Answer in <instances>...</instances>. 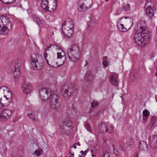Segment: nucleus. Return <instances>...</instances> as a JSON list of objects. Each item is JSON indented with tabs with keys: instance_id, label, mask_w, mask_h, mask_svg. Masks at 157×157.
Masks as SVG:
<instances>
[{
	"instance_id": "11",
	"label": "nucleus",
	"mask_w": 157,
	"mask_h": 157,
	"mask_svg": "<svg viewBox=\"0 0 157 157\" xmlns=\"http://www.w3.org/2000/svg\"><path fill=\"white\" fill-rule=\"evenodd\" d=\"M1 118L2 119V121H6L8 120L11 117L12 112L9 109H5L1 111Z\"/></svg>"
},
{
	"instance_id": "47",
	"label": "nucleus",
	"mask_w": 157,
	"mask_h": 157,
	"mask_svg": "<svg viewBox=\"0 0 157 157\" xmlns=\"http://www.w3.org/2000/svg\"><path fill=\"white\" fill-rule=\"evenodd\" d=\"M75 144H76V145H78L79 146H80V144L79 143H76Z\"/></svg>"
},
{
	"instance_id": "5",
	"label": "nucleus",
	"mask_w": 157,
	"mask_h": 157,
	"mask_svg": "<svg viewBox=\"0 0 157 157\" xmlns=\"http://www.w3.org/2000/svg\"><path fill=\"white\" fill-rule=\"evenodd\" d=\"M49 104L51 108L53 109H57L60 106L59 96L56 92H54L49 98Z\"/></svg>"
},
{
	"instance_id": "35",
	"label": "nucleus",
	"mask_w": 157,
	"mask_h": 157,
	"mask_svg": "<svg viewBox=\"0 0 157 157\" xmlns=\"http://www.w3.org/2000/svg\"><path fill=\"white\" fill-rule=\"evenodd\" d=\"M98 104L97 101H93L91 103V106L92 108H94L96 107Z\"/></svg>"
},
{
	"instance_id": "1",
	"label": "nucleus",
	"mask_w": 157,
	"mask_h": 157,
	"mask_svg": "<svg viewBox=\"0 0 157 157\" xmlns=\"http://www.w3.org/2000/svg\"><path fill=\"white\" fill-rule=\"evenodd\" d=\"M151 30L147 29L145 26H141L136 32L134 39L139 46H143L151 39Z\"/></svg>"
},
{
	"instance_id": "56",
	"label": "nucleus",
	"mask_w": 157,
	"mask_h": 157,
	"mask_svg": "<svg viewBox=\"0 0 157 157\" xmlns=\"http://www.w3.org/2000/svg\"><path fill=\"white\" fill-rule=\"evenodd\" d=\"M70 157H74V156H71Z\"/></svg>"
},
{
	"instance_id": "4",
	"label": "nucleus",
	"mask_w": 157,
	"mask_h": 157,
	"mask_svg": "<svg viewBox=\"0 0 157 157\" xmlns=\"http://www.w3.org/2000/svg\"><path fill=\"white\" fill-rule=\"evenodd\" d=\"M71 121L69 119L65 120L60 125L59 130L62 134L68 135L73 131Z\"/></svg>"
},
{
	"instance_id": "33",
	"label": "nucleus",
	"mask_w": 157,
	"mask_h": 157,
	"mask_svg": "<svg viewBox=\"0 0 157 157\" xmlns=\"http://www.w3.org/2000/svg\"><path fill=\"white\" fill-rule=\"evenodd\" d=\"M114 127L113 125L109 124H108V132L109 133H112L114 132Z\"/></svg>"
},
{
	"instance_id": "39",
	"label": "nucleus",
	"mask_w": 157,
	"mask_h": 157,
	"mask_svg": "<svg viewBox=\"0 0 157 157\" xmlns=\"http://www.w3.org/2000/svg\"><path fill=\"white\" fill-rule=\"evenodd\" d=\"M52 44H51L50 45L48 46L45 49V52H47L48 51H49V49L51 48V46Z\"/></svg>"
},
{
	"instance_id": "12",
	"label": "nucleus",
	"mask_w": 157,
	"mask_h": 157,
	"mask_svg": "<svg viewBox=\"0 0 157 157\" xmlns=\"http://www.w3.org/2000/svg\"><path fill=\"white\" fill-rule=\"evenodd\" d=\"M74 23L71 19H66L62 24V29H74Z\"/></svg>"
},
{
	"instance_id": "55",
	"label": "nucleus",
	"mask_w": 157,
	"mask_h": 157,
	"mask_svg": "<svg viewBox=\"0 0 157 157\" xmlns=\"http://www.w3.org/2000/svg\"><path fill=\"white\" fill-rule=\"evenodd\" d=\"M109 0H105V1H106V2H107Z\"/></svg>"
},
{
	"instance_id": "16",
	"label": "nucleus",
	"mask_w": 157,
	"mask_h": 157,
	"mask_svg": "<svg viewBox=\"0 0 157 157\" xmlns=\"http://www.w3.org/2000/svg\"><path fill=\"white\" fill-rule=\"evenodd\" d=\"M16 64L15 65V70L13 73L14 77L15 78L17 79L19 77L20 75V68L19 67L21 65L20 61H17L15 62Z\"/></svg>"
},
{
	"instance_id": "44",
	"label": "nucleus",
	"mask_w": 157,
	"mask_h": 157,
	"mask_svg": "<svg viewBox=\"0 0 157 157\" xmlns=\"http://www.w3.org/2000/svg\"><path fill=\"white\" fill-rule=\"evenodd\" d=\"M86 126L88 128H89V124H86Z\"/></svg>"
},
{
	"instance_id": "27",
	"label": "nucleus",
	"mask_w": 157,
	"mask_h": 157,
	"mask_svg": "<svg viewBox=\"0 0 157 157\" xmlns=\"http://www.w3.org/2000/svg\"><path fill=\"white\" fill-rule=\"evenodd\" d=\"M7 87L3 86L0 87V100H2V97L3 96L5 91L7 90Z\"/></svg>"
},
{
	"instance_id": "38",
	"label": "nucleus",
	"mask_w": 157,
	"mask_h": 157,
	"mask_svg": "<svg viewBox=\"0 0 157 157\" xmlns=\"http://www.w3.org/2000/svg\"><path fill=\"white\" fill-rule=\"evenodd\" d=\"M103 157H109V153L108 152H105L103 154Z\"/></svg>"
},
{
	"instance_id": "41",
	"label": "nucleus",
	"mask_w": 157,
	"mask_h": 157,
	"mask_svg": "<svg viewBox=\"0 0 157 157\" xmlns=\"http://www.w3.org/2000/svg\"><path fill=\"white\" fill-rule=\"evenodd\" d=\"M4 106V105H3V103H2L1 101L0 100V109L2 107Z\"/></svg>"
},
{
	"instance_id": "2",
	"label": "nucleus",
	"mask_w": 157,
	"mask_h": 157,
	"mask_svg": "<svg viewBox=\"0 0 157 157\" xmlns=\"http://www.w3.org/2000/svg\"><path fill=\"white\" fill-rule=\"evenodd\" d=\"M11 28V25L9 18L2 15L0 16V33L3 35H7L9 30Z\"/></svg>"
},
{
	"instance_id": "45",
	"label": "nucleus",
	"mask_w": 157,
	"mask_h": 157,
	"mask_svg": "<svg viewBox=\"0 0 157 157\" xmlns=\"http://www.w3.org/2000/svg\"><path fill=\"white\" fill-rule=\"evenodd\" d=\"M73 147H74L75 149L77 147H76V144H74V145L73 146Z\"/></svg>"
},
{
	"instance_id": "52",
	"label": "nucleus",
	"mask_w": 157,
	"mask_h": 157,
	"mask_svg": "<svg viewBox=\"0 0 157 157\" xmlns=\"http://www.w3.org/2000/svg\"><path fill=\"white\" fill-rule=\"evenodd\" d=\"M79 157H84V156H82V155H79Z\"/></svg>"
},
{
	"instance_id": "10",
	"label": "nucleus",
	"mask_w": 157,
	"mask_h": 157,
	"mask_svg": "<svg viewBox=\"0 0 157 157\" xmlns=\"http://www.w3.org/2000/svg\"><path fill=\"white\" fill-rule=\"evenodd\" d=\"M39 57L31 58V64L32 67L35 70H39L43 66V63L42 60Z\"/></svg>"
},
{
	"instance_id": "51",
	"label": "nucleus",
	"mask_w": 157,
	"mask_h": 157,
	"mask_svg": "<svg viewBox=\"0 0 157 157\" xmlns=\"http://www.w3.org/2000/svg\"><path fill=\"white\" fill-rule=\"evenodd\" d=\"M156 71H157V72L156 73V77H157V67H156Z\"/></svg>"
},
{
	"instance_id": "57",
	"label": "nucleus",
	"mask_w": 157,
	"mask_h": 157,
	"mask_svg": "<svg viewBox=\"0 0 157 157\" xmlns=\"http://www.w3.org/2000/svg\"><path fill=\"white\" fill-rule=\"evenodd\" d=\"M156 37H157V34L156 35Z\"/></svg>"
},
{
	"instance_id": "18",
	"label": "nucleus",
	"mask_w": 157,
	"mask_h": 157,
	"mask_svg": "<svg viewBox=\"0 0 157 157\" xmlns=\"http://www.w3.org/2000/svg\"><path fill=\"white\" fill-rule=\"evenodd\" d=\"M7 90L5 91L4 97L7 101V103H10L12 101V94L10 90L7 87Z\"/></svg>"
},
{
	"instance_id": "20",
	"label": "nucleus",
	"mask_w": 157,
	"mask_h": 157,
	"mask_svg": "<svg viewBox=\"0 0 157 157\" xmlns=\"http://www.w3.org/2000/svg\"><path fill=\"white\" fill-rule=\"evenodd\" d=\"M111 83L113 85L117 86L118 84V76L117 75H113L110 76Z\"/></svg>"
},
{
	"instance_id": "25",
	"label": "nucleus",
	"mask_w": 157,
	"mask_h": 157,
	"mask_svg": "<svg viewBox=\"0 0 157 157\" xmlns=\"http://www.w3.org/2000/svg\"><path fill=\"white\" fill-rule=\"evenodd\" d=\"M144 122L146 121L150 115L149 112L147 109L144 110L143 112Z\"/></svg>"
},
{
	"instance_id": "19",
	"label": "nucleus",
	"mask_w": 157,
	"mask_h": 157,
	"mask_svg": "<svg viewBox=\"0 0 157 157\" xmlns=\"http://www.w3.org/2000/svg\"><path fill=\"white\" fill-rule=\"evenodd\" d=\"M108 124L105 122H102L99 128V132L101 133H104L108 131Z\"/></svg>"
},
{
	"instance_id": "58",
	"label": "nucleus",
	"mask_w": 157,
	"mask_h": 157,
	"mask_svg": "<svg viewBox=\"0 0 157 157\" xmlns=\"http://www.w3.org/2000/svg\"><path fill=\"white\" fill-rule=\"evenodd\" d=\"M66 130H67V128H66Z\"/></svg>"
},
{
	"instance_id": "30",
	"label": "nucleus",
	"mask_w": 157,
	"mask_h": 157,
	"mask_svg": "<svg viewBox=\"0 0 157 157\" xmlns=\"http://www.w3.org/2000/svg\"><path fill=\"white\" fill-rule=\"evenodd\" d=\"M60 52L57 53V58L58 59H61L62 58H64V53L62 50H60Z\"/></svg>"
},
{
	"instance_id": "54",
	"label": "nucleus",
	"mask_w": 157,
	"mask_h": 157,
	"mask_svg": "<svg viewBox=\"0 0 157 157\" xmlns=\"http://www.w3.org/2000/svg\"><path fill=\"white\" fill-rule=\"evenodd\" d=\"M87 62H86V64L85 65H86V64H87Z\"/></svg>"
},
{
	"instance_id": "31",
	"label": "nucleus",
	"mask_w": 157,
	"mask_h": 157,
	"mask_svg": "<svg viewBox=\"0 0 157 157\" xmlns=\"http://www.w3.org/2000/svg\"><path fill=\"white\" fill-rule=\"evenodd\" d=\"M117 26L119 30L121 31L124 32L127 30V29L124 27L123 24H121L120 25H118Z\"/></svg>"
},
{
	"instance_id": "24",
	"label": "nucleus",
	"mask_w": 157,
	"mask_h": 157,
	"mask_svg": "<svg viewBox=\"0 0 157 157\" xmlns=\"http://www.w3.org/2000/svg\"><path fill=\"white\" fill-rule=\"evenodd\" d=\"M139 148L140 150L146 151L147 150V144L144 141H141L139 145Z\"/></svg>"
},
{
	"instance_id": "60",
	"label": "nucleus",
	"mask_w": 157,
	"mask_h": 157,
	"mask_svg": "<svg viewBox=\"0 0 157 157\" xmlns=\"http://www.w3.org/2000/svg\"><path fill=\"white\" fill-rule=\"evenodd\" d=\"M156 102H157V100H156Z\"/></svg>"
},
{
	"instance_id": "21",
	"label": "nucleus",
	"mask_w": 157,
	"mask_h": 157,
	"mask_svg": "<svg viewBox=\"0 0 157 157\" xmlns=\"http://www.w3.org/2000/svg\"><path fill=\"white\" fill-rule=\"evenodd\" d=\"M74 29H62L63 34L67 37L71 38L74 33Z\"/></svg>"
},
{
	"instance_id": "14",
	"label": "nucleus",
	"mask_w": 157,
	"mask_h": 157,
	"mask_svg": "<svg viewBox=\"0 0 157 157\" xmlns=\"http://www.w3.org/2000/svg\"><path fill=\"white\" fill-rule=\"evenodd\" d=\"M149 144L151 149H155L157 148V135H154L150 137Z\"/></svg>"
},
{
	"instance_id": "6",
	"label": "nucleus",
	"mask_w": 157,
	"mask_h": 157,
	"mask_svg": "<svg viewBox=\"0 0 157 157\" xmlns=\"http://www.w3.org/2000/svg\"><path fill=\"white\" fill-rule=\"evenodd\" d=\"M92 0H79L77 7L79 11L83 12L87 10L90 7Z\"/></svg>"
},
{
	"instance_id": "43",
	"label": "nucleus",
	"mask_w": 157,
	"mask_h": 157,
	"mask_svg": "<svg viewBox=\"0 0 157 157\" xmlns=\"http://www.w3.org/2000/svg\"><path fill=\"white\" fill-rule=\"evenodd\" d=\"M86 155V153L85 152H84L83 153H82V156H84V157Z\"/></svg>"
},
{
	"instance_id": "36",
	"label": "nucleus",
	"mask_w": 157,
	"mask_h": 157,
	"mask_svg": "<svg viewBox=\"0 0 157 157\" xmlns=\"http://www.w3.org/2000/svg\"><path fill=\"white\" fill-rule=\"evenodd\" d=\"M114 152L117 156H118V152L117 149L115 147H113Z\"/></svg>"
},
{
	"instance_id": "3",
	"label": "nucleus",
	"mask_w": 157,
	"mask_h": 157,
	"mask_svg": "<svg viewBox=\"0 0 157 157\" xmlns=\"http://www.w3.org/2000/svg\"><path fill=\"white\" fill-rule=\"evenodd\" d=\"M67 53L69 59L74 62L77 61L80 56L79 48L77 46L74 44L68 48Z\"/></svg>"
},
{
	"instance_id": "23",
	"label": "nucleus",
	"mask_w": 157,
	"mask_h": 157,
	"mask_svg": "<svg viewBox=\"0 0 157 157\" xmlns=\"http://www.w3.org/2000/svg\"><path fill=\"white\" fill-rule=\"evenodd\" d=\"M42 3L41 4V7L42 8L47 11L49 9V5L48 3L50 2L48 0H42L41 1Z\"/></svg>"
},
{
	"instance_id": "50",
	"label": "nucleus",
	"mask_w": 157,
	"mask_h": 157,
	"mask_svg": "<svg viewBox=\"0 0 157 157\" xmlns=\"http://www.w3.org/2000/svg\"><path fill=\"white\" fill-rule=\"evenodd\" d=\"M84 152V151H80V153H83Z\"/></svg>"
},
{
	"instance_id": "28",
	"label": "nucleus",
	"mask_w": 157,
	"mask_h": 157,
	"mask_svg": "<svg viewBox=\"0 0 157 157\" xmlns=\"http://www.w3.org/2000/svg\"><path fill=\"white\" fill-rule=\"evenodd\" d=\"M2 2L5 3H12L15 2L17 4V3H19L20 0H0Z\"/></svg>"
},
{
	"instance_id": "49",
	"label": "nucleus",
	"mask_w": 157,
	"mask_h": 157,
	"mask_svg": "<svg viewBox=\"0 0 157 157\" xmlns=\"http://www.w3.org/2000/svg\"><path fill=\"white\" fill-rule=\"evenodd\" d=\"M74 154H71V156H74Z\"/></svg>"
},
{
	"instance_id": "48",
	"label": "nucleus",
	"mask_w": 157,
	"mask_h": 157,
	"mask_svg": "<svg viewBox=\"0 0 157 157\" xmlns=\"http://www.w3.org/2000/svg\"><path fill=\"white\" fill-rule=\"evenodd\" d=\"M1 113L0 114V121H2V119L1 118Z\"/></svg>"
},
{
	"instance_id": "37",
	"label": "nucleus",
	"mask_w": 157,
	"mask_h": 157,
	"mask_svg": "<svg viewBox=\"0 0 157 157\" xmlns=\"http://www.w3.org/2000/svg\"><path fill=\"white\" fill-rule=\"evenodd\" d=\"M34 153L37 156H39L40 154V152L38 150H36L34 152Z\"/></svg>"
},
{
	"instance_id": "29",
	"label": "nucleus",
	"mask_w": 157,
	"mask_h": 157,
	"mask_svg": "<svg viewBox=\"0 0 157 157\" xmlns=\"http://www.w3.org/2000/svg\"><path fill=\"white\" fill-rule=\"evenodd\" d=\"M107 57L106 56H104L103 58L102 64L104 67H106L108 66L109 63L107 61Z\"/></svg>"
},
{
	"instance_id": "26",
	"label": "nucleus",
	"mask_w": 157,
	"mask_h": 157,
	"mask_svg": "<svg viewBox=\"0 0 157 157\" xmlns=\"http://www.w3.org/2000/svg\"><path fill=\"white\" fill-rule=\"evenodd\" d=\"M95 24V19L94 17H92L91 18L90 21L87 23L88 26L89 27L91 28L94 26Z\"/></svg>"
},
{
	"instance_id": "9",
	"label": "nucleus",
	"mask_w": 157,
	"mask_h": 157,
	"mask_svg": "<svg viewBox=\"0 0 157 157\" xmlns=\"http://www.w3.org/2000/svg\"><path fill=\"white\" fill-rule=\"evenodd\" d=\"M154 5L151 1L147 2L145 5L146 15L150 18H152L154 16Z\"/></svg>"
},
{
	"instance_id": "32",
	"label": "nucleus",
	"mask_w": 157,
	"mask_h": 157,
	"mask_svg": "<svg viewBox=\"0 0 157 157\" xmlns=\"http://www.w3.org/2000/svg\"><path fill=\"white\" fill-rule=\"evenodd\" d=\"M130 6L129 4H127L124 5L122 8L121 10L122 11H127L130 10Z\"/></svg>"
},
{
	"instance_id": "42",
	"label": "nucleus",
	"mask_w": 157,
	"mask_h": 157,
	"mask_svg": "<svg viewBox=\"0 0 157 157\" xmlns=\"http://www.w3.org/2000/svg\"><path fill=\"white\" fill-rule=\"evenodd\" d=\"M54 46L56 47V49L59 50L60 49V48L59 47V46H58L57 45H54Z\"/></svg>"
},
{
	"instance_id": "53",
	"label": "nucleus",
	"mask_w": 157,
	"mask_h": 157,
	"mask_svg": "<svg viewBox=\"0 0 157 157\" xmlns=\"http://www.w3.org/2000/svg\"><path fill=\"white\" fill-rule=\"evenodd\" d=\"M156 44L157 45V40H156Z\"/></svg>"
},
{
	"instance_id": "40",
	"label": "nucleus",
	"mask_w": 157,
	"mask_h": 157,
	"mask_svg": "<svg viewBox=\"0 0 157 157\" xmlns=\"http://www.w3.org/2000/svg\"><path fill=\"white\" fill-rule=\"evenodd\" d=\"M44 58L45 59H46L47 57V54L46 53V52H45V53H44Z\"/></svg>"
},
{
	"instance_id": "59",
	"label": "nucleus",
	"mask_w": 157,
	"mask_h": 157,
	"mask_svg": "<svg viewBox=\"0 0 157 157\" xmlns=\"http://www.w3.org/2000/svg\"><path fill=\"white\" fill-rule=\"evenodd\" d=\"M66 130H67V128H66Z\"/></svg>"
},
{
	"instance_id": "34",
	"label": "nucleus",
	"mask_w": 157,
	"mask_h": 157,
	"mask_svg": "<svg viewBox=\"0 0 157 157\" xmlns=\"http://www.w3.org/2000/svg\"><path fill=\"white\" fill-rule=\"evenodd\" d=\"M28 116L29 118L31 119L33 121H34L35 120V117L32 113H30L28 114Z\"/></svg>"
},
{
	"instance_id": "46",
	"label": "nucleus",
	"mask_w": 157,
	"mask_h": 157,
	"mask_svg": "<svg viewBox=\"0 0 157 157\" xmlns=\"http://www.w3.org/2000/svg\"><path fill=\"white\" fill-rule=\"evenodd\" d=\"M46 62H47V63L50 66V65L49 64V61L47 60V59H46Z\"/></svg>"
},
{
	"instance_id": "17",
	"label": "nucleus",
	"mask_w": 157,
	"mask_h": 157,
	"mask_svg": "<svg viewBox=\"0 0 157 157\" xmlns=\"http://www.w3.org/2000/svg\"><path fill=\"white\" fill-rule=\"evenodd\" d=\"M92 76L90 73H88L86 75L85 80L83 82L82 87L84 89L87 88L89 87L88 85H90L89 82L92 79Z\"/></svg>"
},
{
	"instance_id": "13",
	"label": "nucleus",
	"mask_w": 157,
	"mask_h": 157,
	"mask_svg": "<svg viewBox=\"0 0 157 157\" xmlns=\"http://www.w3.org/2000/svg\"><path fill=\"white\" fill-rule=\"evenodd\" d=\"M21 88L23 92L25 94H29L33 89L31 84L27 82L22 84Z\"/></svg>"
},
{
	"instance_id": "22",
	"label": "nucleus",
	"mask_w": 157,
	"mask_h": 157,
	"mask_svg": "<svg viewBox=\"0 0 157 157\" xmlns=\"http://www.w3.org/2000/svg\"><path fill=\"white\" fill-rule=\"evenodd\" d=\"M57 6V1L56 0H53V1L51 2V3L49 4V9L50 10H48L50 11H54L56 9Z\"/></svg>"
},
{
	"instance_id": "8",
	"label": "nucleus",
	"mask_w": 157,
	"mask_h": 157,
	"mask_svg": "<svg viewBox=\"0 0 157 157\" xmlns=\"http://www.w3.org/2000/svg\"><path fill=\"white\" fill-rule=\"evenodd\" d=\"M53 92L50 89L42 88L39 90V95L42 101H45L49 98Z\"/></svg>"
},
{
	"instance_id": "15",
	"label": "nucleus",
	"mask_w": 157,
	"mask_h": 157,
	"mask_svg": "<svg viewBox=\"0 0 157 157\" xmlns=\"http://www.w3.org/2000/svg\"><path fill=\"white\" fill-rule=\"evenodd\" d=\"M32 18L33 21H35L40 26L44 27L45 25L44 21L39 16L35 14H33Z\"/></svg>"
},
{
	"instance_id": "7",
	"label": "nucleus",
	"mask_w": 157,
	"mask_h": 157,
	"mask_svg": "<svg viewBox=\"0 0 157 157\" xmlns=\"http://www.w3.org/2000/svg\"><path fill=\"white\" fill-rule=\"evenodd\" d=\"M75 89V86L73 85L64 84L61 87V91L63 96L67 98L72 95Z\"/></svg>"
}]
</instances>
